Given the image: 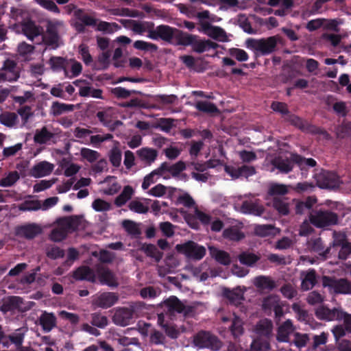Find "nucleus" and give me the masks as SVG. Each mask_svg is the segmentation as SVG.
Returning <instances> with one entry per match:
<instances>
[{
    "label": "nucleus",
    "mask_w": 351,
    "mask_h": 351,
    "mask_svg": "<svg viewBox=\"0 0 351 351\" xmlns=\"http://www.w3.org/2000/svg\"><path fill=\"white\" fill-rule=\"evenodd\" d=\"M97 276L102 285L110 287L117 285L114 274L102 264H98L96 266V272L88 266H81L73 274V278L75 280H87L91 282L96 281Z\"/></svg>",
    "instance_id": "nucleus-1"
},
{
    "label": "nucleus",
    "mask_w": 351,
    "mask_h": 351,
    "mask_svg": "<svg viewBox=\"0 0 351 351\" xmlns=\"http://www.w3.org/2000/svg\"><path fill=\"white\" fill-rule=\"evenodd\" d=\"M282 44L283 39L278 35L261 39L247 38L245 40V46L247 49L263 56L272 53L278 45Z\"/></svg>",
    "instance_id": "nucleus-2"
},
{
    "label": "nucleus",
    "mask_w": 351,
    "mask_h": 351,
    "mask_svg": "<svg viewBox=\"0 0 351 351\" xmlns=\"http://www.w3.org/2000/svg\"><path fill=\"white\" fill-rule=\"evenodd\" d=\"M310 223L318 228H324L337 224L338 215L328 209L312 210L309 213Z\"/></svg>",
    "instance_id": "nucleus-3"
},
{
    "label": "nucleus",
    "mask_w": 351,
    "mask_h": 351,
    "mask_svg": "<svg viewBox=\"0 0 351 351\" xmlns=\"http://www.w3.org/2000/svg\"><path fill=\"white\" fill-rule=\"evenodd\" d=\"M269 204L280 213L285 215V185L271 183L267 191Z\"/></svg>",
    "instance_id": "nucleus-4"
},
{
    "label": "nucleus",
    "mask_w": 351,
    "mask_h": 351,
    "mask_svg": "<svg viewBox=\"0 0 351 351\" xmlns=\"http://www.w3.org/2000/svg\"><path fill=\"white\" fill-rule=\"evenodd\" d=\"M322 285L328 288V291L333 294H351V282L347 278H336L335 277L323 276Z\"/></svg>",
    "instance_id": "nucleus-5"
},
{
    "label": "nucleus",
    "mask_w": 351,
    "mask_h": 351,
    "mask_svg": "<svg viewBox=\"0 0 351 351\" xmlns=\"http://www.w3.org/2000/svg\"><path fill=\"white\" fill-rule=\"evenodd\" d=\"M295 165L300 169L302 178H306L308 169L315 167L317 162L313 158H306L297 153H291L290 157L287 158V174L293 170Z\"/></svg>",
    "instance_id": "nucleus-6"
},
{
    "label": "nucleus",
    "mask_w": 351,
    "mask_h": 351,
    "mask_svg": "<svg viewBox=\"0 0 351 351\" xmlns=\"http://www.w3.org/2000/svg\"><path fill=\"white\" fill-rule=\"evenodd\" d=\"M193 344L199 349H210L218 350L221 347L219 339L212 333L206 331H200L193 337Z\"/></svg>",
    "instance_id": "nucleus-7"
},
{
    "label": "nucleus",
    "mask_w": 351,
    "mask_h": 351,
    "mask_svg": "<svg viewBox=\"0 0 351 351\" xmlns=\"http://www.w3.org/2000/svg\"><path fill=\"white\" fill-rule=\"evenodd\" d=\"M287 122H289L291 125L299 128L301 131L305 133L322 135L326 134V132L322 128L311 124L308 121L303 120L298 116L290 114L287 109Z\"/></svg>",
    "instance_id": "nucleus-8"
},
{
    "label": "nucleus",
    "mask_w": 351,
    "mask_h": 351,
    "mask_svg": "<svg viewBox=\"0 0 351 351\" xmlns=\"http://www.w3.org/2000/svg\"><path fill=\"white\" fill-rule=\"evenodd\" d=\"M176 249L186 257L193 260H200L206 254V248L194 241H189L181 245H177Z\"/></svg>",
    "instance_id": "nucleus-9"
},
{
    "label": "nucleus",
    "mask_w": 351,
    "mask_h": 351,
    "mask_svg": "<svg viewBox=\"0 0 351 351\" xmlns=\"http://www.w3.org/2000/svg\"><path fill=\"white\" fill-rule=\"evenodd\" d=\"M317 185L322 189H335L339 187L341 182L339 176L335 172L322 170L315 174Z\"/></svg>",
    "instance_id": "nucleus-10"
},
{
    "label": "nucleus",
    "mask_w": 351,
    "mask_h": 351,
    "mask_svg": "<svg viewBox=\"0 0 351 351\" xmlns=\"http://www.w3.org/2000/svg\"><path fill=\"white\" fill-rule=\"evenodd\" d=\"M165 305L171 314L182 313L184 317H193L195 314V308L193 306L184 305L175 296L165 300Z\"/></svg>",
    "instance_id": "nucleus-11"
},
{
    "label": "nucleus",
    "mask_w": 351,
    "mask_h": 351,
    "mask_svg": "<svg viewBox=\"0 0 351 351\" xmlns=\"http://www.w3.org/2000/svg\"><path fill=\"white\" fill-rule=\"evenodd\" d=\"M197 29L199 32L219 42L228 41L226 32L221 27L214 26L208 22H201Z\"/></svg>",
    "instance_id": "nucleus-12"
},
{
    "label": "nucleus",
    "mask_w": 351,
    "mask_h": 351,
    "mask_svg": "<svg viewBox=\"0 0 351 351\" xmlns=\"http://www.w3.org/2000/svg\"><path fill=\"white\" fill-rule=\"evenodd\" d=\"M64 23L62 21L51 20L47 23V40L49 45L56 44L60 38V34L64 31Z\"/></svg>",
    "instance_id": "nucleus-13"
},
{
    "label": "nucleus",
    "mask_w": 351,
    "mask_h": 351,
    "mask_svg": "<svg viewBox=\"0 0 351 351\" xmlns=\"http://www.w3.org/2000/svg\"><path fill=\"white\" fill-rule=\"evenodd\" d=\"M135 306L120 307L116 309L113 315V322L118 326H125L131 324L133 319Z\"/></svg>",
    "instance_id": "nucleus-14"
},
{
    "label": "nucleus",
    "mask_w": 351,
    "mask_h": 351,
    "mask_svg": "<svg viewBox=\"0 0 351 351\" xmlns=\"http://www.w3.org/2000/svg\"><path fill=\"white\" fill-rule=\"evenodd\" d=\"M23 34L30 40L40 37L43 40V29L31 20H27L21 24Z\"/></svg>",
    "instance_id": "nucleus-15"
},
{
    "label": "nucleus",
    "mask_w": 351,
    "mask_h": 351,
    "mask_svg": "<svg viewBox=\"0 0 351 351\" xmlns=\"http://www.w3.org/2000/svg\"><path fill=\"white\" fill-rule=\"evenodd\" d=\"M342 315H343V311L337 308L330 309L323 305L319 306L315 311V316L320 320H341Z\"/></svg>",
    "instance_id": "nucleus-16"
},
{
    "label": "nucleus",
    "mask_w": 351,
    "mask_h": 351,
    "mask_svg": "<svg viewBox=\"0 0 351 351\" xmlns=\"http://www.w3.org/2000/svg\"><path fill=\"white\" fill-rule=\"evenodd\" d=\"M1 73L3 82H15L20 76L17 64L10 60L5 61Z\"/></svg>",
    "instance_id": "nucleus-17"
},
{
    "label": "nucleus",
    "mask_w": 351,
    "mask_h": 351,
    "mask_svg": "<svg viewBox=\"0 0 351 351\" xmlns=\"http://www.w3.org/2000/svg\"><path fill=\"white\" fill-rule=\"evenodd\" d=\"M263 306L265 309L274 310L277 322H280L284 316L283 305L277 295H270L266 298L263 301Z\"/></svg>",
    "instance_id": "nucleus-18"
},
{
    "label": "nucleus",
    "mask_w": 351,
    "mask_h": 351,
    "mask_svg": "<svg viewBox=\"0 0 351 351\" xmlns=\"http://www.w3.org/2000/svg\"><path fill=\"white\" fill-rule=\"evenodd\" d=\"M119 297L115 293L105 292L98 295L94 300L93 304L101 308H108L118 301Z\"/></svg>",
    "instance_id": "nucleus-19"
},
{
    "label": "nucleus",
    "mask_w": 351,
    "mask_h": 351,
    "mask_svg": "<svg viewBox=\"0 0 351 351\" xmlns=\"http://www.w3.org/2000/svg\"><path fill=\"white\" fill-rule=\"evenodd\" d=\"M23 300L19 296H10L3 299L0 306V311L3 313L7 312L19 310L23 311L25 309L22 307Z\"/></svg>",
    "instance_id": "nucleus-20"
},
{
    "label": "nucleus",
    "mask_w": 351,
    "mask_h": 351,
    "mask_svg": "<svg viewBox=\"0 0 351 351\" xmlns=\"http://www.w3.org/2000/svg\"><path fill=\"white\" fill-rule=\"evenodd\" d=\"M38 322L45 332H49L57 326V319L55 314L45 311L40 315Z\"/></svg>",
    "instance_id": "nucleus-21"
},
{
    "label": "nucleus",
    "mask_w": 351,
    "mask_h": 351,
    "mask_svg": "<svg viewBox=\"0 0 351 351\" xmlns=\"http://www.w3.org/2000/svg\"><path fill=\"white\" fill-rule=\"evenodd\" d=\"M54 165L47 161H41L33 166L30 175L34 178H42L49 175L53 170Z\"/></svg>",
    "instance_id": "nucleus-22"
},
{
    "label": "nucleus",
    "mask_w": 351,
    "mask_h": 351,
    "mask_svg": "<svg viewBox=\"0 0 351 351\" xmlns=\"http://www.w3.org/2000/svg\"><path fill=\"white\" fill-rule=\"evenodd\" d=\"M158 167L162 176H164L165 173L168 172L173 177H176L186 169V165L185 162L182 160L172 165L169 162H164Z\"/></svg>",
    "instance_id": "nucleus-23"
},
{
    "label": "nucleus",
    "mask_w": 351,
    "mask_h": 351,
    "mask_svg": "<svg viewBox=\"0 0 351 351\" xmlns=\"http://www.w3.org/2000/svg\"><path fill=\"white\" fill-rule=\"evenodd\" d=\"M42 232L40 226L36 223H30L21 226L16 229V234L27 239H32Z\"/></svg>",
    "instance_id": "nucleus-24"
},
{
    "label": "nucleus",
    "mask_w": 351,
    "mask_h": 351,
    "mask_svg": "<svg viewBox=\"0 0 351 351\" xmlns=\"http://www.w3.org/2000/svg\"><path fill=\"white\" fill-rule=\"evenodd\" d=\"M138 158L145 165H150L156 160L157 150L150 147H142L136 151Z\"/></svg>",
    "instance_id": "nucleus-25"
},
{
    "label": "nucleus",
    "mask_w": 351,
    "mask_h": 351,
    "mask_svg": "<svg viewBox=\"0 0 351 351\" xmlns=\"http://www.w3.org/2000/svg\"><path fill=\"white\" fill-rule=\"evenodd\" d=\"M240 212L243 214H250L256 216H261L263 212L264 208L262 206L256 202L252 201H244L241 207Z\"/></svg>",
    "instance_id": "nucleus-26"
},
{
    "label": "nucleus",
    "mask_w": 351,
    "mask_h": 351,
    "mask_svg": "<svg viewBox=\"0 0 351 351\" xmlns=\"http://www.w3.org/2000/svg\"><path fill=\"white\" fill-rule=\"evenodd\" d=\"M0 123L9 128H19V117L15 112H4L0 114Z\"/></svg>",
    "instance_id": "nucleus-27"
},
{
    "label": "nucleus",
    "mask_w": 351,
    "mask_h": 351,
    "mask_svg": "<svg viewBox=\"0 0 351 351\" xmlns=\"http://www.w3.org/2000/svg\"><path fill=\"white\" fill-rule=\"evenodd\" d=\"M253 283L256 287L263 291H271L276 286L275 281L271 277L266 276L255 277Z\"/></svg>",
    "instance_id": "nucleus-28"
},
{
    "label": "nucleus",
    "mask_w": 351,
    "mask_h": 351,
    "mask_svg": "<svg viewBox=\"0 0 351 351\" xmlns=\"http://www.w3.org/2000/svg\"><path fill=\"white\" fill-rule=\"evenodd\" d=\"M208 249L210 256L219 263L223 265H228L230 264L231 258L228 252L215 247H209Z\"/></svg>",
    "instance_id": "nucleus-29"
},
{
    "label": "nucleus",
    "mask_w": 351,
    "mask_h": 351,
    "mask_svg": "<svg viewBox=\"0 0 351 351\" xmlns=\"http://www.w3.org/2000/svg\"><path fill=\"white\" fill-rule=\"evenodd\" d=\"M308 244L312 251L317 253L324 258H326L330 252V247L325 249L324 243L320 237L311 239Z\"/></svg>",
    "instance_id": "nucleus-30"
},
{
    "label": "nucleus",
    "mask_w": 351,
    "mask_h": 351,
    "mask_svg": "<svg viewBox=\"0 0 351 351\" xmlns=\"http://www.w3.org/2000/svg\"><path fill=\"white\" fill-rule=\"evenodd\" d=\"M272 328L271 321L268 319H263L256 324L254 331L261 337H268L271 334Z\"/></svg>",
    "instance_id": "nucleus-31"
},
{
    "label": "nucleus",
    "mask_w": 351,
    "mask_h": 351,
    "mask_svg": "<svg viewBox=\"0 0 351 351\" xmlns=\"http://www.w3.org/2000/svg\"><path fill=\"white\" fill-rule=\"evenodd\" d=\"M114 115V109L111 107L105 108L102 110L98 111L96 114V117L99 122L106 128L110 126Z\"/></svg>",
    "instance_id": "nucleus-32"
},
{
    "label": "nucleus",
    "mask_w": 351,
    "mask_h": 351,
    "mask_svg": "<svg viewBox=\"0 0 351 351\" xmlns=\"http://www.w3.org/2000/svg\"><path fill=\"white\" fill-rule=\"evenodd\" d=\"M67 63L65 77L71 79L80 75L82 71V66L80 62L73 59H69Z\"/></svg>",
    "instance_id": "nucleus-33"
},
{
    "label": "nucleus",
    "mask_w": 351,
    "mask_h": 351,
    "mask_svg": "<svg viewBox=\"0 0 351 351\" xmlns=\"http://www.w3.org/2000/svg\"><path fill=\"white\" fill-rule=\"evenodd\" d=\"M218 45L209 40H198V37L195 39L193 50L198 53H201L211 49H216Z\"/></svg>",
    "instance_id": "nucleus-34"
},
{
    "label": "nucleus",
    "mask_w": 351,
    "mask_h": 351,
    "mask_svg": "<svg viewBox=\"0 0 351 351\" xmlns=\"http://www.w3.org/2000/svg\"><path fill=\"white\" fill-rule=\"evenodd\" d=\"M308 339L306 334H300L298 332H287V343H293L298 348H302L306 346Z\"/></svg>",
    "instance_id": "nucleus-35"
},
{
    "label": "nucleus",
    "mask_w": 351,
    "mask_h": 351,
    "mask_svg": "<svg viewBox=\"0 0 351 351\" xmlns=\"http://www.w3.org/2000/svg\"><path fill=\"white\" fill-rule=\"evenodd\" d=\"M265 169L270 172H274L276 170H278L276 173H285V162L280 157H275L270 160L267 159V162L265 165Z\"/></svg>",
    "instance_id": "nucleus-36"
},
{
    "label": "nucleus",
    "mask_w": 351,
    "mask_h": 351,
    "mask_svg": "<svg viewBox=\"0 0 351 351\" xmlns=\"http://www.w3.org/2000/svg\"><path fill=\"white\" fill-rule=\"evenodd\" d=\"M55 134L47 129L46 127H43L40 130H37L34 136V141L38 144H46L48 143L52 138H53Z\"/></svg>",
    "instance_id": "nucleus-37"
},
{
    "label": "nucleus",
    "mask_w": 351,
    "mask_h": 351,
    "mask_svg": "<svg viewBox=\"0 0 351 351\" xmlns=\"http://www.w3.org/2000/svg\"><path fill=\"white\" fill-rule=\"evenodd\" d=\"M119 143L117 141H114V146L108 153L109 160L115 167H119L121 164L122 153L119 147Z\"/></svg>",
    "instance_id": "nucleus-38"
},
{
    "label": "nucleus",
    "mask_w": 351,
    "mask_h": 351,
    "mask_svg": "<svg viewBox=\"0 0 351 351\" xmlns=\"http://www.w3.org/2000/svg\"><path fill=\"white\" fill-rule=\"evenodd\" d=\"M21 176L17 171H11L4 174L0 180L1 187H11L14 186L20 179Z\"/></svg>",
    "instance_id": "nucleus-39"
},
{
    "label": "nucleus",
    "mask_w": 351,
    "mask_h": 351,
    "mask_svg": "<svg viewBox=\"0 0 351 351\" xmlns=\"http://www.w3.org/2000/svg\"><path fill=\"white\" fill-rule=\"evenodd\" d=\"M238 259L242 265L252 267L260 260V256L252 252L245 251L238 256Z\"/></svg>",
    "instance_id": "nucleus-40"
},
{
    "label": "nucleus",
    "mask_w": 351,
    "mask_h": 351,
    "mask_svg": "<svg viewBox=\"0 0 351 351\" xmlns=\"http://www.w3.org/2000/svg\"><path fill=\"white\" fill-rule=\"evenodd\" d=\"M222 320L224 322L231 321L230 329L234 337H238L243 334V322L239 317L234 316V317L231 319L228 317H223Z\"/></svg>",
    "instance_id": "nucleus-41"
},
{
    "label": "nucleus",
    "mask_w": 351,
    "mask_h": 351,
    "mask_svg": "<svg viewBox=\"0 0 351 351\" xmlns=\"http://www.w3.org/2000/svg\"><path fill=\"white\" fill-rule=\"evenodd\" d=\"M17 114L21 119V123L19 122V128H27V123L30 118L34 115L32 108L28 106H24L17 110Z\"/></svg>",
    "instance_id": "nucleus-42"
},
{
    "label": "nucleus",
    "mask_w": 351,
    "mask_h": 351,
    "mask_svg": "<svg viewBox=\"0 0 351 351\" xmlns=\"http://www.w3.org/2000/svg\"><path fill=\"white\" fill-rule=\"evenodd\" d=\"M316 283V272L314 269H309L302 279L301 287L303 290L308 291L313 289Z\"/></svg>",
    "instance_id": "nucleus-43"
},
{
    "label": "nucleus",
    "mask_w": 351,
    "mask_h": 351,
    "mask_svg": "<svg viewBox=\"0 0 351 351\" xmlns=\"http://www.w3.org/2000/svg\"><path fill=\"white\" fill-rule=\"evenodd\" d=\"M75 19L82 22L87 26H95L97 25V19L88 14L82 9H77L74 12Z\"/></svg>",
    "instance_id": "nucleus-44"
},
{
    "label": "nucleus",
    "mask_w": 351,
    "mask_h": 351,
    "mask_svg": "<svg viewBox=\"0 0 351 351\" xmlns=\"http://www.w3.org/2000/svg\"><path fill=\"white\" fill-rule=\"evenodd\" d=\"M74 110V105L60 103L58 101L53 102L51 111V114L56 117L66 112H71Z\"/></svg>",
    "instance_id": "nucleus-45"
},
{
    "label": "nucleus",
    "mask_w": 351,
    "mask_h": 351,
    "mask_svg": "<svg viewBox=\"0 0 351 351\" xmlns=\"http://www.w3.org/2000/svg\"><path fill=\"white\" fill-rule=\"evenodd\" d=\"M103 91L99 88H94L93 87L89 86H86V87L80 88V90L79 91V95L81 97H91L96 99H103L102 95Z\"/></svg>",
    "instance_id": "nucleus-46"
},
{
    "label": "nucleus",
    "mask_w": 351,
    "mask_h": 351,
    "mask_svg": "<svg viewBox=\"0 0 351 351\" xmlns=\"http://www.w3.org/2000/svg\"><path fill=\"white\" fill-rule=\"evenodd\" d=\"M77 219L75 217H66L58 220V226L63 228L68 234L69 232L75 228Z\"/></svg>",
    "instance_id": "nucleus-47"
},
{
    "label": "nucleus",
    "mask_w": 351,
    "mask_h": 351,
    "mask_svg": "<svg viewBox=\"0 0 351 351\" xmlns=\"http://www.w3.org/2000/svg\"><path fill=\"white\" fill-rule=\"evenodd\" d=\"M122 226L127 233L133 237L137 238L141 234L138 223L133 221L124 220L122 222Z\"/></svg>",
    "instance_id": "nucleus-48"
},
{
    "label": "nucleus",
    "mask_w": 351,
    "mask_h": 351,
    "mask_svg": "<svg viewBox=\"0 0 351 351\" xmlns=\"http://www.w3.org/2000/svg\"><path fill=\"white\" fill-rule=\"evenodd\" d=\"M134 190L132 186L129 185L124 186L121 194L115 199L114 204L119 207L124 205L129 199H131Z\"/></svg>",
    "instance_id": "nucleus-49"
},
{
    "label": "nucleus",
    "mask_w": 351,
    "mask_h": 351,
    "mask_svg": "<svg viewBox=\"0 0 351 351\" xmlns=\"http://www.w3.org/2000/svg\"><path fill=\"white\" fill-rule=\"evenodd\" d=\"M68 60L62 57H51L49 59V64L51 69L54 71H63L65 74Z\"/></svg>",
    "instance_id": "nucleus-50"
},
{
    "label": "nucleus",
    "mask_w": 351,
    "mask_h": 351,
    "mask_svg": "<svg viewBox=\"0 0 351 351\" xmlns=\"http://www.w3.org/2000/svg\"><path fill=\"white\" fill-rule=\"evenodd\" d=\"M315 185L313 182H298L295 185H287V193L289 189H291L298 193L304 192H312L314 191Z\"/></svg>",
    "instance_id": "nucleus-51"
},
{
    "label": "nucleus",
    "mask_w": 351,
    "mask_h": 351,
    "mask_svg": "<svg viewBox=\"0 0 351 351\" xmlns=\"http://www.w3.org/2000/svg\"><path fill=\"white\" fill-rule=\"evenodd\" d=\"M334 245L341 246L339 252V258L341 260L347 259L349 254H351V243L348 242L346 239H339L335 241Z\"/></svg>",
    "instance_id": "nucleus-52"
},
{
    "label": "nucleus",
    "mask_w": 351,
    "mask_h": 351,
    "mask_svg": "<svg viewBox=\"0 0 351 351\" xmlns=\"http://www.w3.org/2000/svg\"><path fill=\"white\" fill-rule=\"evenodd\" d=\"M45 253L47 256L52 260L63 258L64 256V250L54 245L47 246Z\"/></svg>",
    "instance_id": "nucleus-53"
},
{
    "label": "nucleus",
    "mask_w": 351,
    "mask_h": 351,
    "mask_svg": "<svg viewBox=\"0 0 351 351\" xmlns=\"http://www.w3.org/2000/svg\"><path fill=\"white\" fill-rule=\"evenodd\" d=\"M25 331L26 330L23 328H19L16 330L14 332L8 335V339H9L11 343L14 344L17 348H19L23 344Z\"/></svg>",
    "instance_id": "nucleus-54"
},
{
    "label": "nucleus",
    "mask_w": 351,
    "mask_h": 351,
    "mask_svg": "<svg viewBox=\"0 0 351 351\" xmlns=\"http://www.w3.org/2000/svg\"><path fill=\"white\" fill-rule=\"evenodd\" d=\"M80 155L83 159L90 163L97 161L100 157V154L97 151L86 147H83L81 149Z\"/></svg>",
    "instance_id": "nucleus-55"
},
{
    "label": "nucleus",
    "mask_w": 351,
    "mask_h": 351,
    "mask_svg": "<svg viewBox=\"0 0 351 351\" xmlns=\"http://www.w3.org/2000/svg\"><path fill=\"white\" fill-rule=\"evenodd\" d=\"M223 237L231 241H239L244 238V234L235 228H229L224 230Z\"/></svg>",
    "instance_id": "nucleus-56"
},
{
    "label": "nucleus",
    "mask_w": 351,
    "mask_h": 351,
    "mask_svg": "<svg viewBox=\"0 0 351 351\" xmlns=\"http://www.w3.org/2000/svg\"><path fill=\"white\" fill-rule=\"evenodd\" d=\"M34 51V47L25 42L20 43L17 47L18 54L25 60L33 54Z\"/></svg>",
    "instance_id": "nucleus-57"
},
{
    "label": "nucleus",
    "mask_w": 351,
    "mask_h": 351,
    "mask_svg": "<svg viewBox=\"0 0 351 351\" xmlns=\"http://www.w3.org/2000/svg\"><path fill=\"white\" fill-rule=\"evenodd\" d=\"M11 16L15 21L22 23L27 21L26 19L29 17V13L22 8H12L11 9Z\"/></svg>",
    "instance_id": "nucleus-58"
},
{
    "label": "nucleus",
    "mask_w": 351,
    "mask_h": 351,
    "mask_svg": "<svg viewBox=\"0 0 351 351\" xmlns=\"http://www.w3.org/2000/svg\"><path fill=\"white\" fill-rule=\"evenodd\" d=\"M108 324V320L106 316L98 313L91 314V324L93 326L104 328Z\"/></svg>",
    "instance_id": "nucleus-59"
},
{
    "label": "nucleus",
    "mask_w": 351,
    "mask_h": 351,
    "mask_svg": "<svg viewBox=\"0 0 351 351\" xmlns=\"http://www.w3.org/2000/svg\"><path fill=\"white\" fill-rule=\"evenodd\" d=\"M158 32L160 34V38L165 41H170L174 35V29L168 25L158 26Z\"/></svg>",
    "instance_id": "nucleus-60"
},
{
    "label": "nucleus",
    "mask_w": 351,
    "mask_h": 351,
    "mask_svg": "<svg viewBox=\"0 0 351 351\" xmlns=\"http://www.w3.org/2000/svg\"><path fill=\"white\" fill-rule=\"evenodd\" d=\"M143 249L148 256L154 258L157 262L160 261L162 257V253L160 252L154 245H146L143 246Z\"/></svg>",
    "instance_id": "nucleus-61"
},
{
    "label": "nucleus",
    "mask_w": 351,
    "mask_h": 351,
    "mask_svg": "<svg viewBox=\"0 0 351 351\" xmlns=\"http://www.w3.org/2000/svg\"><path fill=\"white\" fill-rule=\"evenodd\" d=\"M175 120L171 118H161L158 120L156 128L160 130L169 133L174 126Z\"/></svg>",
    "instance_id": "nucleus-62"
},
{
    "label": "nucleus",
    "mask_w": 351,
    "mask_h": 351,
    "mask_svg": "<svg viewBox=\"0 0 351 351\" xmlns=\"http://www.w3.org/2000/svg\"><path fill=\"white\" fill-rule=\"evenodd\" d=\"M195 107L198 110L207 113H213L217 111V108L214 104L206 101H197Z\"/></svg>",
    "instance_id": "nucleus-63"
},
{
    "label": "nucleus",
    "mask_w": 351,
    "mask_h": 351,
    "mask_svg": "<svg viewBox=\"0 0 351 351\" xmlns=\"http://www.w3.org/2000/svg\"><path fill=\"white\" fill-rule=\"evenodd\" d=\"M128 208L130 210L138 214H145L149 210L148 206L138 200L131 201L128 204Z\"/></svg>",
    "instance_id": "nucleus-64"
}]
</instances>
